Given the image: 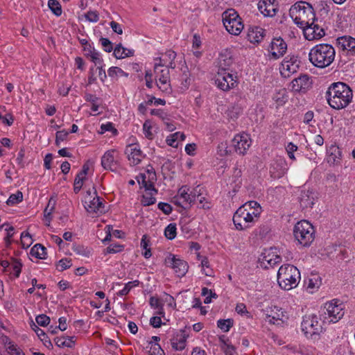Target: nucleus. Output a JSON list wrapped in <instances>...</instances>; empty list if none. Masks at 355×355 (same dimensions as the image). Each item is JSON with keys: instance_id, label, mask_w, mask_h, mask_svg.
Masks as SVG:
<instances>
[{"instance_id": "obj_1", "label": "nucleus", "mask_w": 355, "mask_h": 355, "mask_svg": "<svg viewBox=\"0 0 355 355\" xmlns=\"http://www.w3.org/2000/svg\"><path fill=\"white\" fill-rule=\"evenodd\" d=\"M352 97L353 92L351 88L342 82L331 84L327 92L328 103L336 110L346 107L351 103Z\"/></svg>"}, {"instance_id": "obj_2", "label": "nucleus", "mask_w": 355, "mask_h": 355, "mask_svg": "<svg viewBox=\"0 0 355 355\" xmlns=\"http://www.w3.org/2000/svg\"><path fill=\"white\" fill-rule=\"evenodd\" d=\"M334 47L327 43H320L313 46L309 53L311 63L315 67L324 69L330 66L335 60Z\"/></svg>"}, {"instance_id": "obj_3", "label": "nucleus", "mask_w": 355, "mask_h": 355, "mask_svg": "<svg viewBox=\"0 0 355 355\" xmlns=\"http://www.w3.org/2000/svg\"><path fill=\"white\" fill-rule=\"evenodd\" d=\"M301 275L297 267L291 264L282 265L277 272V282L281 288L290 291L297 286Z\"/></svg>"}, {"instance_id": "obj_4", "label": "nucleus", "mask_w": 355, "mask_h": 355, "mask_svg": "<svg viewBox=\"0 0 355 355\" xmlns=\"http://www.w3.org/2000/svg\"><path fill=\"white\" fill-rule=\"evenodd\" d=\"M289 13L294 22L301 28L309 25L315 18L313 7L305 1L295 3L290 8Z\"/></svg>"}, {"instance_id": "obj_5", "label": "nucleus", "mask_w": 355, "mask_h": 355, "mask_svg": "<svg viewBox=\"0 0 355 355\" xmlns=\"http://www.w3.org/2000/svg\"><path fill=\"white\" fill-rule=\"evenodd\" d=\"M345 305L337 299L324 304L320 311V319L322 323L331 324L338 322L345 314Z\"/></svg>"}, {"instance_id": "obj_6", "label": "nucleus", "mask_w": 355, "mask_h": 355, "mask_svg": "<svg viewBox=\"0 0 355 355\" xmlns=\"http://www.w3.org/2000/svg\"><path fill=\"white\" fill-rule=\"evenodd\" d=\"M293 235L299 245L309 247L315 239V230L306 220L298 221L293 227Z\"/></svg>"}, {"instance_id": "obj_7", "label": "nucleus", "mask_w": 355, "mask_h": 355, "mask_svg": "<svg viewBox=\"0 0 355 355\" xmlns=\"http://www.w3.org/2000/svg\"><path fill=\"white\" fill-rule=\"evenodd\" d=\"M259 218L257 213L253 214L250 210L240 207L234 213L232 220L236 229L243 231L252 227Z\"/></svg>"}, {"instance_id": "obj_8", "label": "nucleus", "mask_w": 355, "mask_h": 355, "mask_svg": "<svg viewBox=\"0 0 355 355\" xmlns=\"http://www.w3.org/2000/svg\"><path fill=\"white\" fill-rule=\"evenodd\" d=\"M223 25L228 33L239 35L244 28L242 19L234 9H227L222 14Z\"/></svg>"}, {"instance_id": "obj_9", "label": "nucleus", "mask_w": 355, "mask_h": 355, "mask_svg": "<svg viewBox=\"0 0 355 355\" xmlns=\"http://www.w3.org/2000/svg\"><path fill=\"white\" fill-rule=\"evenodd\" d=\"M324 324L316 315H305L301 324L302 331L306 337L313 338L322 332Z\"/></svg>"}, {"instance_id": "obj_10", "label": "nucleus", "mask_w": 355, "mask_h": 355, "mask_svg": "<svg viewBox=\"0 0 355 355\" xmlns=\"http://www.w3.org/2000/svg\"><path fill=\"white\" fill-rule=\"evenodd\" d=\"M154 73L155 83L158 89L163 93L170 94L172 92V87L171 85L169 69L155 63Z\"/></svg>"}, {"instance_id": "obj_11", "label": "nucleus", "mask_w": 355, "mask_h": 355, "mask_svg": "<svg viewBox=\"0 0 355 355\" xmlns=\"http://www.w3.org/2000/svg\"><path fill=\"white\" fill-rule=\"evenodd\" d=\"M316 17L309 23V25L303 26L304 35L308 40H319L325 35L324 28Z\"/></svg>"}, {"instance_id": "obj_12", "label": "nucleus", "mask_w": 355, "mask_h": 355, "mask_svg": "<svg viewBox=\"0 0 355 355\" xmlns=\"http://www.w3.org/2000/svg\"><path fill=\"white\" fill-rule=\"evenodd\" d=\"M166 266L171 268L178 277H183L188 271L187 263L176 256L169 254L164 260Z\"/></svg>"}, {"instance_id": "obj_13", "label": "nucleus", "mask_w": 355, "mask_h": 355, "mask_svg": "<svg viewBox=\"0 0 355 355\" xmlns=\"http://www.w3.org/2000/svg\"><path fill=\"white\" fill-rule=\"evenodd\" d=\"M236 76L232 71L217 72L215 83L217 87L223 91H228L236 87Z\"/></svg>"}, {"instance_id": "obj_14", "label": "nucleus", "mask_w": 355, "mask_h": 355, "mask_svg": "<svg viewBox=\"0 0 355 355\" xmlns=\"http://www.w3.org/2000/svg\"><path fill=\"white\" fill-rule=\"evenodd\" d=\"M300 67V61L294 55H288L282 61L280 66V73L284 78H288L296 73Z\"/></svg>"}, {"instance_id": "obj_15", "label": "nucleus", "mask_w": 355, "mask_h": 355, "mask_svg": "<svg viewBox=\"0 0 355 355\" xmlns=\"http://www.w3.org/2000/svg\"><path fill=\"white\" fill-rule=\"evenodd\" d=\"M251 139L246 133L238 134L232 140V146L234 151L241 155H244L251 146Z\"/></svg>"}, {"instance_id": "obj_16", "label": "nucleus", "mask_w": 355, "mask_h": 355, "mask_svg": "<svg viewBox=\"0 0 355 355\" xmlns=\"http://www.w3.org/2000/svg\"><path fill=\"white\" fill-rule=\"evenodd\" d=\"M125 153L130 164L132 166L138 165L144 158V155L138 144H130L126 146Z\"/></svg>"}, {"instance_id": "obj_17", "label": "nucleus", "mask_w": 355, "mask_h": 355, "mask_svg": "<svg viewBox=\"0 0 355 355\" xmlns=\"http://www.w3.org/2000/svg\"><path fill=\"white\" fill-rule=\"evenodd\" d=\"M94 193L95 194V197H94L93 199H91L92 196H90V199L88 201L87 199L85 200V208L87 211L90 214H103L105 212L103 200L97 196L96 189L94 190Z\"/></svg>"}, {"instance_id": "obj_18", "label": "nucleus", "mask_w": 355, "mask_h": 355, "mask_svg": "<svg viewBox=\"0 0 355 355\" xmlns=\"http://www.w3.org/2000/svg\"><path fill=\"white\" fill-rule=\"evenodd\" d=\"M287 44L281 37L274 38L270 45V52L271 57L274 60H277L282 57L286 52Z\"/></svg>"}, {"instance_id": "obj_19", "label": "nucleus", "mask_w": 355, "mask_h": 355, "mask_svg": "<svg viewBox=\"0 0 355 355\" xmlns=\"http://www.w3.org/2000/svg\"><path fill=\"white\" fill-rule=\"evenodd\" d=\"M311 86V81L307 74L300 75L291 83V90L295 92H305Z\"/></svg>"}, {"instance_id": "obj_20", "label": "nucleus", "mask_w": 355, "mask_h": 355, "mask_svg": "<svg viewBox=\"0 0 355 355\" xmlns=\"http://www.w3.org/2000/svg\"><path fill=\"white\" fill-rule=\"evenodd\" d=\"M336 44L339 49L351 55H355V38L349 35L340 37L336 40Z\"/></svg>"}, {"instance_id": "obj_21", "label": "nucleus", "mask_w": 355, "mask_h": 355, "mask_svg": "<svg viewBox=\"0 0 355 355\" xmlns=\"http://www.w3.org/2000/svg\"><path fill=\"white\" fill-rule=\"evenodd\" d=\"M234 60L231 53L227 50L222 51L218 58V72L232 71Z\"/></svg>"}, {"instance_id": "obj_22", "label": "nucleus", "mask_w": 355, "mask_h": 355, "mask_svg": "<svg viewBox=\"0 0 355 355\" xmlns=\"http://www.w3.org/2000/svg\"><path fill=\"white\" fill-rule=\"evenodd\" d=\"M189 337V334L187 333L185 329H182L180 332H178L171 339V344L175 350L181 351L186 347L187 339Z\"/></svg>"}, {"instance_id": "obj_23", "label": "nucleus", "mask_w": 355, "mask_h": 355, "mask_svg": "<svg viewBox=\"0 0 355 355\" xmlns=\"http://www.w3.org/2000/svg\"><path fill=\"white\" fill-rule=\"evenodd\" d=\"M176 58V53L172 50H168L163 54L162 58L155 59V64H159L161 67H165L168 69H175L176 65L174 62Z\"/></svg>"}, {"instance_id": "obj_24", "label": "nucleus", "mask_w": 355, "mask_h": 355, "mask_svg": "<svg viewBox=\"0 0 355 355\" xmlns=\"http://www.w3.org/2000/svg\"><path fill=\"white\" fill-rule=\"evenodd\" d=\"M114 150H107L101 157V166L105 170L114 171L117 167V161L114 157Z\"/></svg>"}, {"instance_id": "obj_25", "label": "nucleus", "mask_w": 355, "mask_h": 355, "mask_svg": "<svg viewBox=\"0 0 355 355\" xmlns=\"http://www.w3.org/2000/svg\"><path fill=\"white\" fill-rule=\"evenodd\" d=\"M266 35V31L259 26H252L248 28L247 38L251 43L261 42Z\"/></svg>"}, {"instance_id": "obj_26", "label": "nucleus", "mask_w": 355, "mask_h": 355, "mask_svg": "<svg viewBox=\"0 0 355 355\" xmlns=\"http://www.w3.org/2000/svg\"><path fill=\"white\" fill-rule=\"evenodd\" d=\"M268 318L270 323L279 324V321L285 322L288 319V315L282 308L274 306L271 309L270 313L268 314Z\"/></svg>"}, {"instance_id": "obj_27", "label": "nucleus", "mask_w": 355, "mask_h": 355, "mask_svg": "<svg viewBox=\"0 0 355 355\" xmlns=\"http://www.w3.org/2000/svg\"><path fill=\"white\" fill-rule=\"evenodd\" d=\"M299 200L300 206L303 209L311 208L315 201L314 193L310 189H303L301 191Z\"/></svg>"}, {"instance_id": "obj_28", "label": "nucleus", "mask_w": 355, "mask_h": 355, "mask_svg": "<svg viewBox=\"0 0 355 355\" xmlns=\"http://www.w3.org/2000/svg\"><path fill=\"white\" fill-rule=\"evenodd\" d=\"M306 290L310 293H313L320 288L322 284V279L318 274L311 273L308 279L305 280Z\"/></svg>"}, {"instance_id": "obj_29", "label": "nucleus", "mask_w": 355, "mask_h": 355, "mask_svg": "<svg viewBox=\"0 0 355 355\" xmlns=\"http://www.w3.org/2000/svg\"><path fill=\"white\" fill-rule=\"evenodd\" d=\"M259 10L265 17H273L276 15L277 7L273 3H268L267 1H262L258 3Z\"/></svg>"}, {"instance_id": "obj_30", "label": "nucleus", "mask_w": 355, "mask_h": 355, "mask_svg": "<svg viewBox=\"0 0 355 355\" xmlns=\"http://www.w3.org/2000/svg\"><path fill=\"white\" fill-rule=\"evenodd\" d=\"M327 162L330 164L335 165L340 162L341 159V152L336 146H331L327 150Z\"/></svg>"}, {"instance_id": "obj_31", "label": "nucleus", "mask_w": 355, "mask_h": 355, "mask_svg": "<svg viewBox=\"0 0 355 355\" xmlns=\"http://www.w3.org/2000/svg\"><path fill=\"white\" fill-rule=\"evenodd\" d=\"M113 54L116 59H123L126 57L132 56L134 51L126 49L123 47L121 44H119L114 49Z\"/></svg>"}, {"instance_id": "obj_32", "label": "nucleus", "mask_w": 355, "mask_h": 355, "mask_svg": "<svg viewBox=\"0 0 355 355\" xmlns=\"http://www.w3.org/2000/svg\"><path fill=\"white\" fill-rule=\"evenodd\" d=\"M185 135L184 133L180 132H177L175 133L171 134L166 137V144L173 148H178V140L184 141L185 139Z\"/></svg>"}, {"instance_id": "obj_33", "label": "nucleus", "mask_w": 355, "mask_h": 355, "mask_svg": "<svg viewBox=\"0 0 355 355\" xmlns=\"http://www.w3.org/2000/svg\"><path fill=\"white\" fill-rule=\"evenodd\" d=\"M4 344L7 346L6 349L10 355H25L23 351L8 337L5 338Z\"/></svg>"}, {"instance_id": "obj_34", "label": "nucleus", "mask_w": 355, "mask_h": 355, "mask_svg": "<svg viewBox=\"0 0 355 355\" xmlns=\"http://www.w3.org/2000/svg\"><path fill=\"white\" fill-rule=\"evenodd\" d=\"M46 249L42 244L37 243L31 249L30 254L35 258L44 259H46Z\"/></svg>"}, {"instance_id": "obj_35", "label": "nucleus", "mask_w": 355, "mask_h": 355, "mask_svg": "<svg viewBox=\"0 0 355 355\" xmlns=\"http://www.w3.org/2000/svg\"><path fill=\"white\" fill-rule=\"evenodd\" d=\"M189 189L187 186H182L178 189V196L182 200L185 205H191L193 202V198L191 197V194L189 193Z\"/></svg>"}, {"instance_id": "obj_36", "label": "nucleus", "mask_w": 355, "mask_h": 355, "mask_svg": "<svg viewBox=\"0 0 355 355\" xmlns=\"http://www.w3.org/2000/svg\"><path fill=\"white\" fill-rule=\"evenodd\" d=\"M241 207L246 209V210H250V212H252L253 214L257 213L258 218L260 217V215L262 212L261 207L256 201H249Z\"/></svg>"}, {"instance_id": "obj_37", "label": "nucleus", "mask_w": 355, "mask_h": 355, "mask_svg": "<svg viewBox=\"0 0 355 355\" xmlns=\"http://www.w3.org/2000/svg\"><path fill=\"white\" fill-rule=\"evenodd\" d=\"M74 337H60L57 338L55 340V344L59 347H72L75 341L73 340Z\"/></svg>"}, {"instance_id": "obj_38", "label": "nucleus", "mask_w": 355, "mask_h": 355, "mask_svg": "<svg viewBox=\"0 0 355 355\" xmlns=\"http://www.w3.org/2000/svg\"><path fill=\"white\" fill-rule=\"evenodd\" d=\"M150 305L152 308L157 309V314L164 315L163 304L158 297H151L149 300Z\"/></svg>"}, {"instance_id": "obj_39", "label": "nucleus", "mask_w": 355, "mask_h": 355, "mask_svg": "<svg viewBox=\"0 0 355 355\" xmlns=\"http://www.w3.org/2000/svg\"><path fill=\"white\" fill-rule=\"evenodd\" d=\"M177 227L175 223H170L164 230V236L168 240H173L176 237Z\"/></svg>"}, {"instance_id": "obj_40", "label": "nucleus", "mask_w": 355, "mask_h": 355, "mask_svg": "<svg viewBox=\"0 0 355 355\" xmlns=\"http://www.w3.org/2000/svg\"><path fill=\"white\" fill-rule=\"evenodd\" d=\"M233 324L234 320L230 318L226 320L220 319L217 321V327L220 328L223 332L229 331L231 327H232Z\"/></svg>"}, {"instance_id": "obj_41", "label": "nucleus", "mask_w": 355, "mask_h": 355, "mask_svg": "<svg viewBox=\"0 0 355 355\" xmlns=\"http://www.w3.org/2000/svg\"><path fill=\"white\" fill-rule=\"evenodd\" d=\"M48 6L52 12L59 17L62 15L61 5L57 0H49Z\"/></svg>"}, {"instance_id": "obj_42", "label": "nucleus", "mask_w": 355, "mask_h": 355, "mask_svg": "<svg viewBox=\"0 0 355 355\" xmlns=\"http://www.w3.org/2000/svg\"><path fill=\"white\" fill-rule=\"evenodd\" d=\"M23 200L22 192L17 191L15 193L11 194L6 201L8 205L12 206L16 205Z\"/></svg>"}, {"instance_id": "obj_43", "label": "nucleus", "mask_w": 355, "mask_h": 355, "mask_svg": "<svg viewBox=\"0 0 355 355\" xmlns=\"http://www.w3.org/2000/svg\"><path fill=\"white\" fill-rule=\"evenodd\" d=\"M149 243L150 241L147 239V236L144 235L141 241V247L145 250L143 255L146 259H148L152 256L150 248H148Z\"/></svg>"}, {"instance_id": "obj_44", "label": "nucleus", "mask_w": 355, "mask_h": 355, "mask_svg": "<svg viewBox=\"0 0 355 355\" xmlns=\"http://www.w3.org/2000/svg\"><path fill=\"white\" fill-rule=\"evenodd\" d=\"M139 283L140 282L139 280H134L132 282H128L127 284H125L124 288L117 293V295L119 296H123V295H128V293L130 291V290L133 287H136V286H139Z\"/></svg>"}, {"instance_id": "obj_45", "label": "nucleus", "mask_w": 355, "mask_h": 355, "mask_svg": "<svg viewBox=\"0 0 355 355\" xmlns=\"http://www.w3.org/2000/svg\"><path fill=\"white\" fill-rule=\"evenodd\" d=\"M72 249L76 254L85 257H89L91 254V250L81 245H73Z\"/></svg>"}, {"instance_id": "obj_46", "label": "nucleus", "mask_w": 355, "mask_h": 355, "mask_svg": "<svg viewBox=\"0 0 355 355\" xmlns=\"http://www.w3.org/2000/svg\"><path fill=\"white\" fill-rule=\"evenodd\" d=\"M33 243V239L28 232H23L21 234V244L23 248H28Z\"/></svg>"}, {"instance_id": "obj_47", "label": "nucleus", "mask_w": 355, "mask_h": 355, "mask_svg": "<svg viewBox=\"0 0 355 355\" xmlns=\"http://www.w3.org/2000/svg\"><path fill=\"white\" fill-rule=\"evenodd\" d=\"M242 112V108L239 105H232L230 106L227 111V116L232 119H237L238 116L241 114Z\"/></svg>"}, {"instance_id": "obj_48", "label": "nucleus", "mask_w": 355, "mask_h": 355, "mask_svg": "<svg viewBox=\"0 0 355 355\" xmlns=\"http://www.w3.org/2000/svg\"><path fill=\"white\" fill-rule=\"evenodd\" d=\"M155 193L153 192H146L142 196L141 204L144 206H149L153 205L156 199L153 196Z\"/></svg>"}, {"instance_id": "obj_49", "label": "nucleus", "mask_w": 355, "mask_h": 355, "mask_svg": "<svg viewBox=\"0 0 355 355\" xmlns=\"http://www.w3.org/2000/svg\"><path fill=\"white\" fill-rule=\"evenodd\" d=\"M108 76L111 78H115L118 76L127 77L128 74L122 70L121 68L117 67H112L108 69Z\"/></svg>"}, {"instance_id": "obj_50", "label": "nucleus", "mask_w": 355, "mask_h": 355, "mask_svg": "<svg viewBox=\"0 0 355 355\" xmlns=\"http://www.w3.org/2000/svg\"><path fill=\"white\" fill-rule=\"evenodd\" d=\"M147 348H149V354L150 355H158L162 354L164 351L161 348L160 345L157 343H153L152 341H150L148 343V345L146 347Z\"/></svg>"}, {"instance_id": "obj_51", "label": "nucleus", "mask_w": 355, "mask_h": 355, "mask_svg": "<svg viewBox=\"0 0 355 355\" xmlns=\"http://www.w3.org/2000/svg\"><path fill=\"white\" fill-rule=\"evenodd\" d=\"M86 178L78 173L75 178L73 183V191L75 193H78L83 187V182Z\"/></svg>"}, {"instance_id": "obj_52", "label": "nucleus", "mask_w": 355, "mask_h": 355, "mask_svg": "<svg viewBox=\"0 0 355 355\" xmlns=\"http://www.w3.org/2000/svg\"><path fill=\"white\" fill-rule=\"evenodd\" d=\"M201 266L202 268V272L209 277H211L213 275V270L209 266V260L207 257H203L201 260Z\"/></svg>"}, {"instance_id": "obj_53", "label": "nucleus", "mask_w": 355, "mask_h": 355, "mask_svg": "<svg viewBox=\"0 0 355 355\" xmlns=\"http://www.w3.org/2000/svg\"><path fill=\"white\" fill-rule=\"evenodd\" d=\"M124 248V246L119 244H110L105 250L104 254H115L121 252Z\"/></svg>"}, {"instance_id": "obj_54", "label": "nucleus", "mask_w": 355, "mask_h": 355, "mask_svg": "<svg viewBox=\"0 0 355 355\" xmlns=\"http://www.w3.org/2000/svg\"><path fill=\"white\" fill-rule=\"evenodd\" d=\"M11 267L12 271L14 272L15 277L17 278L19 277L22 268L21 262L19 260L13 259L12 262L11 263Z\"/></svg>"}, {"instance_id": "obj_55", "label": "nucleus", "mask_w": 355, "mask_h": 355, "mask_svg": "<svg viewBox=\"0 0 355 355\" xmlns=\"http://www.w3.org/2000/svg\"><path fill=\"white\" fill-rule=\"evenodd\" d=\"M32 324H31L32 329L36 333L37 336L40 338L41 340L44 341L46 338H48L45 332L40 329L37 324L34 323L33 321H31Z\"/></svg>"}, {"instance_id": "obj_56", "label": "nucleus", "mask_w": 355, "mask_h": 355, "mask_svg": "<svg viewBox=\"0 0 355 355\" xmlns=\"http://www.w3.org/2000/svg\"><path fill=\"white\" fill-rule=\"evenodd\" d=\"M69 135V132L67 130H62L58 131L55 134V145L60 146V143L64 141Z\"/></svg>"}, {"instance_id": "obj_57", "label": "nucleus", "mask_w": 355, "mask_h": 355, "mask_svg": "<svg viewBox=\"0 0 355 355\" xmlns=\"http://www.w3.org/2000/svg\"><path fill=\"white\" fill-rule=\"evenodd\" d=\"M101 133L103 134L105 132H112L113 135H116L118 133L117 130L114 127L112 123L107 122L105 124H102L101 125Z\"/></svg>"}, {"instance_id": "obj_58", "label": "nucleus", "mask_w": 355, "mask_h": 355, "mask_svg": "<svg viewBox=\"0 0 355 355\" xmlns=\"http://www.w3.org/2000/svg\"><path fill=\"white\" fill-rule=\"evenodd\" d=\"M150 114L159 117L162 121L168 120V114L162 109H153L150 111Z\"/></svg>"}, {"instance_id": "obj_59", "label": "nucleus", "mask_w": 355, "mask_h": 355, "mask_svg": "<svg viewBox=\"0 0 355 355\" xmlns=\"http://www.w3.org/2000/svg\"><path fill=\"white\" fill-rule=\"evenodd\" d=\"M35 320L38 325L46 327L50 322V318L45 314H40L36 317Z\"/></svg>"}, {"instance_id": "obj_60", "label": "nucleus", "mask_w": 355, "mask_h": 355, "mask_svg": "<svg viewBox=\"0 0 355 355\" xmlns=\"http://www.w3.org/2000/svg\"><path fill=\"white\" fill-rule=\"evenodd\" d=\"M72 266L71 259L64 258L59 261L58 267V270L60 271H63L66 269L69 268Z\"/></svg>"}, {"instance_id": "obj_61", "label": "nucleus", "mask_w": 355, "mask_h": 355, "mask_svg": "<svg viewBox=\"0 0 355 355\" xmlns=\"http://www.w3.org/2000/svg\"><path fill=\"white\" fill-rule=\"evenodd\" d=\"M264 260L267 261V263L270 266H273L277 263H279L282 260L280 256L278 255H272V257H270V254H268L264 257Z\"/></svg>"}, {"instance_id": "obj_62", "label": "nucleus", "mask_w": 355, "mask_h": 355, "mask_svg": "<svg viewBox=\"0 0 355 355\" xmlns=\"http://www.w3.org/2000/svg\"><path fill=\"white\" fill-rule=\"evenodd\" d=\"M100 42L105 51L110 53L114 50L112 43L107 38L101 37Z\"/></svg>"}, {"instance_id": "obj_63", "label": "nucleus", "mask_w": 355, "mask_h": 355, "mask_svg": "<svg viewBox=\"0 0 355 355\" xmlns=\"http://www.w3.org/2000/svg\"><path fill=\"white\" fill-rule=\"evenodd\" d=\"M85 18L90 22H97L99 19L98 13L97 11L89 10L85 15Z\"/></svg>"}, {"instance_id": "obj_64", "label": "nucleus", "mask_w": 355, "mask_h": 355, "mask_svg": "<svg viewBox=\"0 0 355 355\" xmlns=\"http://www.w3.org/2000/svg\"><path fill=\"white\" fill-rule=\"evenodd\" d=\"M143 130L145 135V137L148 139H152L153 137V135L151 132V125L148 123V121H146L143 125Z\"/></svg>"}]
</instances>
